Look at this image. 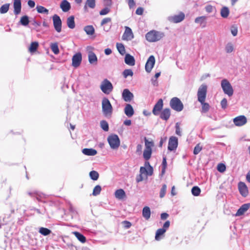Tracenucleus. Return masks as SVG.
Masks as SVG:
<instances>
[{
  "label": "nucleus",
  "instance_id": "nucleus-38",
  "mask_svg": "<svg viewBox=\"0 0 250 250\" xmlns=\"http://www.w3.org/2000/svg\"><path fill=\"white\" fill-rule=\"evenodd\" d=\"M116 47L119 52L122 55L125 53V50L124 45L121 43H117Z\"/></svg>",
  "mask_w": 250,
  "mask_h": 250
},
{
  "label": "nucleus",
  "instance_id": "nucleus-45",
  "mask_svg": "<svg viewBox=\"0 0 250 250\" xmlns=\"http://www.w3.org/2000/svg\"><path fill=\"white\" fill-rule=\"evenodd\" d=\"M36 9L39 13L48 14V10L42 6L39 5L36 7Z\"/></svg>",
  "mask_w": 250,
  "mask_h": 250
},
{
  "label": "nucleus",
  "instance_id": "nucleus-20",
  "mask_svg": "<svg viewBox=\"0 0 250 250\" xmlns=\"http://www.w3.org/2000/svg\"><path fill=\"white\" fill-rule=\"evenodd\" d=\"M185 16L184 13L180 12L178 15H176L170 18L169 20L174 23H178L182 21L185 19Z\"/></svg>",
  "mask_w": 250,
  "mask_h": 250
},
{
  "label": "nucleus",
  "instance_id": "nucleus-21",
  "mask_svg": "<svg viewBox=\"0 0 250 250\" xmlns=\"http://www.w3.org/2000/svg\"><path fill=\"white\" fill-rule=\"evenodd\" d=\"M250 207V203L243 204L241 207L238 209L237 212L235 214L236 216H239L242 215L244 213L248 210Z\"/></svg>",
  "mask_w": 250,
  "mask_h": 250
},
{
  "label": "nucleus",
  "instance_id": "nucleus-8",
  "mask_svg": "<svg viewBox=\"0 0 250 250\" xmlns=\"http://www.w3.org/2000/svg\"><path fill=\"white\" fill-rule=\"evenodd\" d=\"M170 226V222L167 221L164 224L163 228L159 229L156 232L155 238L156 240H160V236L164 235Z\"/></svg>",
  "mask_w": 250,
  "mask_h": 250
},
{
  "label": "nucleus",
  "instance_id": "nucleus-29",
  "mask_svg": "<svg viewBox=\"0 0 250 250\" xmlns=\"http://www.w3.org/2000/svg\"><path fill=\"white\" fill-rule=\"evenodd\" d=\"M67 26L70 29H74L75 27V23L74 21V17L71 16L66 20Z\"/></svg>",
  "mask_w": 250,
  "mask_h": 250
},
{
  "label": "nucleus",
  "instance_id": "nucleus-27",
  "mask_svg": "<svg viewBox=\"0 0 250 250\" xmlns=\"http://www.w3.org/2000/svg\"><path fill=\"white\" fill-rule=\"evenodd\" d=\"M115 197L119 200H122L126 197V194L123 189H119L115 191L114 193Z\"/></svg>",
  "mask_w": 250,
  "mask_h": 250
},
{
  "label": "nucleus",
  "instance_id": "nucleus-12",
  "mask_svg": "<svg viewBox=\"0 0 250 250\" xmlns=\"http://www.w3.org/2000/svg\"><path fill=\"white\" fill-rule=\"evenodd\" d=\"M163 100L162 99H160L154 105L152 113L155 115L158 116L162 111L163 107Z\"/></svg>",
  "mask_w": 250,
  "mask_h": 250
},
{
  "label": "nucleus",
  "instance_id": "nucleus-1",
  "mask_svg": "<svg viewBox=\"0 0 250 250\" xmlns=\"http://www.w3.org/2000/svg\"><path fill=\"white\" fill-rule=\"evenodd\" d=\"M145 167H141L140 169V174L137 176L136 180L137 183L147 179L148 176H151L153 173V168L149 163L146 161L145 163Z\"/></svg>",
  "mask_w": 250,
  "mask_h": 250
},
{
  "label": "nucleus",
  "instance_id": "nucleus-13",
  "mask_svg": "<svg viewBox=\"0 0 250 250\" xmlns=\"http://www.w3.org/2000/svg\"><path fill=\"white\" fill-rule=\"evenodd\" d=\"M82 61V56L80 52L77 53L73 57L72 59V65L77 68L79 67Z\"/></svg>",
  "mask_w": 250,
  "mask_h": 250
},
{
  "label": "nucleus",
  "instance_id": "nucleus-63",
  "mask_svg": "<svg viewBox=\"0 0 250 250\" xmlns=\"http://www.w3.org/2000/svg\"><path fill=\"white\" fill-rule=\"evenodd\" d=\"M167 137H165L164 138H162L161 139V140H160V141L159 142V147H162L164 143L165 142L167 141Z\"/></svg>",
  "mask_w": 250,
  "mask_h": 250
},
{
  "label": "nucleus",
  "instance_id": "nucleus-62",
  "mask_svg": "<svg viewBox=\"0 0 250 250\" xmlns=\"http://www.w3.org/2000/svg\"><path fill=\"white\" fill-rule=\"evenodd\" d=\"M144 9L142 7H138L136 10V14L138 15H141L143 14Z\"/></svg>",
  "mask_w": 250,
  "mask_h": 250
},
{
  "label": "nucleus",
  "instance_id": "nucleus-9",
  "mask_svg": "<svg viewBox=\"0 0 250 250\" xmlns=\"http://www.w3.org/2000/svg\"><path fill=\"white\" fill-rule=\"evenodd\" d=\"M102 91L105 94H109L112 90L113 86L111 83L107 79L102 82L100 86Z\"/></svg>",
  "mask_w": 250,
  "mask_h": 250
},
{
  "label": "nucleus",
  "instance_id": "nucleus-49",
  "mask_svg": "<svg viewBox=\"0 0 250 250\" xmlns=\"http://www.w3.org/2000/svg\"><path fill=\"white\" fill-rule=\"evenodd\" d=\"M101 190H102V188H101V186L99 185H97L96 186H95L94 187V188L93 190L92 194L94 196H97L100 193Z\"/></svg>",
  "mask_w": 250,
  "mask_h": 250
},
{
  "label": "nucleus",
  "instance_id": "nucleus-39",
  "mask_svg": "<svg viewBox=\"0 0 250 250\" xmlns=\"http://www.w3.org/2000/svg\"><path fill=\"white\" fill-rule=\"evenodd\" d=\"M200 103L202 105L201 112L206 113L208 112L210 108L209 104L207 103H205V102H203Z\"/></svg>",
  "mask_w": 250,
  "mask_h": 250
},
{
  "label": "nucleus",
  "instance_id": "nucleus-56",
  "mask_svg": "<svg viewBox=\"0 0 250 250\" xmlns=\"http://www.w3.org/2000/svg\"><path fill=\"white\" fill-rule=\"evenodd\" d=\"M175 128H176V131H175L176 134L177 135L181 136L182 134H181V130H180V127L179 124L178 123H177L176 124Z\"/></svg>",
  "mask_w": 250,
  "mask_h": 250
},
{
  "label": "nucleus",
  "instance_id": "nucleus-42",
  "mask_svg": "<svg viewBox=\"0 0 250 250\" xmlns=\"http://www.w3.org/2000/svg\"><path fill=\"white\" fill-rule=\"evenodd\" d=\"M229 8L227 7H224L222 8L221 10V15L223 18H226L228 17L229 15Z\"/></svg>",
  "mask_w": 250,
  "mask_h": 250
},
{
  "label": "nucleus",
  "instance_id": "nucleus-25",
  "mask_svg": "<svg viewBox=\"0 0 250 250\" xmlns=\"http://www.w3.org/2000/svg\"><path fill=\"white\" fill-rule=\"evenodd\" d=\"M124 111L125 115L128 117H132L134 113V109L132 105L130 104H127L125 105Z\"/></svg>",
  "mask_w": 250,
  "mask_h": 250
},
{
  "label": "nucleus",
  "instance_id": "nucleus-35",
  "mask_svg": "<svg viewBox=\"0 0 250 250\" xmlns=\"http://www.w3.org/2000/svg\"><path fill=\"white\" fill-rule=\"evenodd\" d=\"M152 151V149H145L143 153V157L147 161L150 158Z\"/></svg>",
  "mask_w": 250,
  "mask_h": 250
},
{
  "label": "nucleus",
  "instance_id": "nucleus-2",
  "mask_svg": "<svg viewBox=\"0 0 250 250\" xmlns=\"http://www.w3.org/2000/svg\"><path fill=\"white\" fill-rule=\"evenodd\" d=\"M164 37V34L155 30H151L146 35V38L149 42H156Z\"/></svg>",
  "mask_w": 250,
  "mask_h": 250
},
{
  "label": "nucleus",
  "instance_id": "nucleus-46",
  "mask_svg": "<svg viewBox=\"0 0 250 250\" xmlns=\"http://www.w3.org/2000/svg\"><path fill=\"white\" fill-rule=\"evenodd\" d=\"M89 176L91 179L96 181L99 178V174L96 171L92 170L90 172Z\"/></svg>",
  "mask_w": 250,
  "mask_h": 250
},
{
  "label": "nucleus",
  "instance_id": "nucleus-59",
  "mask_svg": "<svg viewBox=\"0 0 250 250\" xmlns=\"http://www.w3.org/2000/svg\"><path fill=\"white\" fill-rule=\"evenodd\" d=\"M125 229H129L131 226V223L128 221H124L122 223Z\"/></svg>",
  "mask_w": 250,
  "mask_h": 250
},
{
  "label": "nucleus",
  "instance_id": "nucleus-10",
  "mask_svg": "<svg viewBox=\"0 0 250 250\" xmlns=\"http://www.w3.org/2000/svg\"><path fill=\"white\" fill-rule=\"evenodd\" d=\"M52 19L55 29L57 32H61L62 31V22L60 17L58 15L55 14L53 16Z\"/></svg>",
  "mask_w": 250,
  "mask_h": 250
},
{
  "label": "nucleus",
  "instance_id": "nucleus-58",
  "mask_svg": "<svg viewBox=\"0 0 250 250\" xmlns=\"http://www.w3.org/2000/svg\"><path fill=\"white\" fill-rule=\"evenodd\" d=\"M111 21V19L110 18H104L101 23V25L102 26L105 24L106 23H107L108 22H110Z\"/></svg>",
  "mask_w": 250,
  "mask_h": 250
},
{
  "label": "nucleus",
  "instance_id": "nucleus-3",
  "mask_svg": "<svg viewBox=\"0 0 250 250\" xmlns=\"http://www.w3.org/2000/svg\"><path fill=\"white\" fill-rule=\"evenodd\" d=\"M102 106L104 114L105 116L110 117L113 111V108L110 101L107 98H103L102 103Z\"/></svg>",
  "mask_w": 250,
  "mask_h": 250
},
{
  "label": "nucleus",
  "instance_id": "nucleus-15",
  "mask_svg": "<svg viewBox=\"0 0 250 250\" xmlns=\"http://www.w3.org/2000/svg\"><path fill=\"white\" fill-rule=\"evenodd\" d=\"M155 62V59L153 55L150 56L148 58L145 65V69L147 72H150L154 65Z\"/></svg>",
  "mask_w": 250,
  "mask_h": 250
},
{
  "label": "nucleus",
  "instance_id": "nucleus-26",
  "mask_svg": "<svg viewBox=\"0 0 250 250\" xmlns=\"http://www.w3.org/2000/svg\"><path fill=\"white\" fill-rule=\"evenodd\" d=\"M125 62L126 64L130 66H133L135 63L134 57L129 54H126L125 58Z\"/></svg>",
  "mask_w": 250,
  "mask_h": 250
},
{
  "label": "nucleus",
  "instance_id": "nucleus-51",
  "mask_svg": "<svg viewBox=\"0 0 250 250\" xmlns=\"http://www.w3.org/2000/svg\"><path fill=\"white\" fill-rule=\"evenodd\" d=\"M202 149V146L200 145V143L198 144L194 147L193 150V154L194 155L198 154Z\"/></svg>",
  "mask_w": 250,
  "mask_h": 250
},
{
  "label": "nucleus",
  "instance_id": "nucleus-37",
  "mask_svg": "<svg viewBox=\"0 0 250 250\" xmlns=\"http://www.w3.org/2000/svg\"><path fill=\"white\" fill-rule=\"evenodd\" d=\"M50 48L52 51L56 55L58 54L60 52V50L58 47V44L57 42L51 43Z\"/></svg>",
  "mask_w": 250,
  "mask_h": 250
},
{
  "label": "nucleus",
  "instance_id": "nucleus-16",
  "mask_svg": "<svg viewBox=\"0 0 250 250\" xmlns=\"http://www.w3.org/2000/svg\"><path fill=\"white\" fill-rule=\"evenodd\" d=\"M134 38L133 34L130 28L125 27V31L122 36V39L125 41L131 40Z\"/></svg>",
  "mask_w": 250,
  "mask_h": 250
},
{
  "label": "nucleus",
  "instance_id": "nucleus-23",
  "mask_svg": "<svg viewBox=\"0 0 250 250\" xmlns=\"http://www.w3.org/2000/svg\"><path fill=\"white\" fill-rule=\"evenodd\" d=\"M60 7L64 12H68L71 8L70 3L66 0H62L60 4Z\"/></svg>",
  "mask_w": 250,
  "mask_h": 250
},
{
  "label": "nucleus",
  "instance_id": "nucleus-47",
  "mask_svg": "<svg viewBox=\"0 0 250 250\" xmlns=\"http://www.w3.org/2000/svg\"><path fill=\"white\" fill-rule=\"evenodd\" d=\"M191 192L193 195L197 196L200 195L201 189L198 187L194 186L192 188Z\"/></svg>",
  "mask_w": 250,
  "mask_h": 250
},
{
  "label": "nucleus",
  "instance_id": "nucleus-19",
  "mask_svg": "<svg viewBox=\"0 0 250 250\" xmlns=\"http://www.w3.org/2000/svg\"><path fill=\"white\" fill-rule=\"evenodd\" d=\"M238 188L240 194L244 197L248 195L249 191L248 187L245 183L240 182L238 184Z\"/></svg>",
  "mask_w": 250,
  "mask_h": 250
},
{
  "label": "nucleus",
  "instance_id": "nucleus-43",
  "mask_svg": "<svg viewBox=\"0 0 250 250\" xmlns=\"http://www.w3.org/2000/svg\"><path fill=\"white\" fill-rule=\"evenodd\" d=\"M9 3H5L2 5L0 8V13L1 14H5L7 13L9 10Z\"/></svg>",
  "mask_w": 250,
  "mask_h": 250
},
{
  "label": "nucleus",
  "instance_id": "nucleus-54",
  "mask_svg": "<svg viewBox=\"0 0 250 250\" xmlns=\"http://www.w3.org/2000/svg\"><path fill=\"white\" fill-rule=\"evenodd\" d=\"M217 170L220 172H223L226 170V166L222 163L219 164L217 166Z\"/></svg>",
  "mask_w": 250,
  "mask_h": 250
},
{
  "label": "nucleus",
  "instance_id": "nucleus-7",
  "mask_svg": "<svg viewBox=\"0 0 250 250\" xmlns=\"http://www.w3.org/2000/svg\"><path fill=\"white\" fill-rule=\"evenodd\" d=\"M107 140L110 147L113 149H117L120 146V141L117 135H110L108 137Z\"/></svg>",
  "mask_w": 250,
  "mask_h": 250
},
{
  "label": "nucleus",
  "instance_id": "nucleus-14",
  "mask_svg": "<svg viewBox=\"0 0 250 250\" xmlns=\"http://www.w3.org/2000/svg\"><path fill=\"white\" fill-rule=\"evenodd\" d=\"M233 122L236 126H241L247 123V119L245 116L240 115L234 118Z\"/></svg>",
  "mask_w": 250,
  "mask_h": 250
},
{
  "label": "nucleus",
  "instance_id": "nucleus-28",
  "mask_svg": "<svg viewBox=\"0 0 250 250\" xmlns=\"http://www.w3.org/2000/svg\"><path fill=\"white\" fill-rule=\"evenodd\" d=\"M95 0H86L85 5L84 6V11L87 12V8H94L95 7Z\"/></svg>",
  "mask_w": 250,
  "mask_h": 250
},
{
  "label": "nucleus",
  "instance_id": "nucleus-11",
  "mask_svg": "<svg viewBox=\"0 0 250 250\" xmlns=\"http://www.w3.org/2000/svg\"><path fill=\"white\" fill-rule=\"evenodd\" d=\"M178 145V138L175 136H171L169 139L167 148L169 151L174 150L177 148Z\"/></svg>",
  "mask_w": 250,
  "mask_h": 250
},
{
  "label": "nucleus",
  "instance_id": "nucleus-53",
  "mask_svg": "<svg viewBox=\"0 0 250 250\" xmlns=\"http://www.w3.org/2000/svg\"><path fill=\"white\" fill-rule=\"evenodd\" d=\"M167 190V186L166 185L164 184L163 185L162 188L161 189L160 192V198H163Z\"/></svg>",
  "mask_w": 250,
  "mask_h": 250
},
{
  "label": "nucleus",
  "instance_id": "nucleus-64",
  "mask_svg": "<svg viewBox=\"0 0 250 250\" xmlns=\"http://www.w3.org/2000/svg\"><path fill=\"white\" fill-rule=\"evenodd\" d=\"M28 5L31 8H33L35 5V2L32 0H29L28 1Z\"/></svg>",
  "mask_w": 250,
  "mask_h": 250
},
{
  "label": "nucleus",
  "instance_id": "nucleus-4",
  "mask_svg": "<svg viewBox=\"0 0 250 250\" xmlns=\"http://www.w3.org/2000/svg\"><path fill=\"white\" fill-rule=\"evenodd\" d=\"M170 107L174 110L180 112L184 108V105L181 100L177 97L172 98L169 103Z\"/></svg>",
  "mask_w": 250,
  "mask_h": 250
},
{
  "label": "nucleus",
  "instance_id": "nucleus-36",
  "mask_svg": "<svg viewBox=\"0 0 250 250\" xmlns=\"http://www.w3.org/2000/svg\"><path fill=\"white\" fill-rule=\"evenodd\" d=\"M84 31L89 35H92L94 34L95 29L92 25H87L84 28Z\"/></svg>",
  "mask_w": 250,
  "mask_h": 250
},
{
  "label": "nucleus",
  "instance_id": "nucleus-18",
  "mask_svg": "<svg viewBox=\"0 0 250 250\" xmlns=\"http://www.w3.org/2000/svg\"><path fill=\"white\" fill-rule=\"evenodd\" d=\"M171 115V111L169 108H165L160 113V118L165 121H167Z\"/></svg>",
  "mask_w": 250,
  "mask_h": 250
},
{
  "label": "nucleus",
  "instance_id": "nucleus-41",
  "mask_svg": "<svg viewBox=\"0 0 250 250\" xmlns=\"http://www.w3.org/2000/svg\"><path fill=\"white\" fill-rule=\"evenodd\" d=\"M20 22L23 26H27L29 23L28 17L26 15L21 17Z\"/></svg>",
  "mask_w": 250,
  "mask_h": 250
},
{
  "label": "nucleus",
  "instance_id": "nucleus-30",
  "mask_svg": "<svg viewBox=\"0 0 250 250\" xmlns=\"http://www.w3.org/2000/svg\"><path fill=\"white\" fill-rule=\"evenodd\" d=\"M150 208L148 207H145L143 208V212H142V215L146 219L148 220L150 217Z\"/></svg>",
  "mask_w": 250,
  "mask_h": 250
},
{
  "label": "nucleus",
  "instance_id": "nucleus-5",
  "mask_svg": "<svg viewBox=\"0 0 250 250\" xmlns=\"http://www.w3.org/2000/svg\"><path fill=\"white\" fill-rule=\"evenodd\" d=\"M221 86L224 92L229 96H231L233 94V89L230 83L226 79L221 82Z\"/></svg>",
  "mask_w": 250,
  "mask_h": 250
},
{
  "label": "nucleus",
  "instance_id": "nucleus-22",
  "mask_svg": "<svg viewBox=\"0 0 250 250\" xmlns=\"http://www.w3.org/2000/svg\"><path fill=\"white\" fill-rule=\"evenodd\" d=\"M13 6L14 14L16 15L19 14L21 9V0H14Z\"/></svg>",
  "mask_w": 250,
  "mask_h": 250
},
{
  "label": "nucleus",
  "instance_id": "nucleus-6",
  "mask_svg": "<svg viewBox=\"0 0 250 250\" xmlns=\"http://www.w3.org/2000/svg\"><path fill=\"white\" fill-rule=\"evenodd\" d=\"M207 93V86L202 84L199 88L197 92L198 101L200 103L205 102Z\"/></svg>",
  "mask_w": 250,
  "mask_h": 250
},
{
  "label": "nucleus",
  "instance_id": "nucleus-40",
  "mask_svg": "<svg viewBox=\"0 0 250 250\" xmlns=\"http://www.w3.org/2000/svg\"><path fill=\"white\" fill-rule=\"evenodd\" d=\"M39 232L44 236H47L51 233V231L47 228L41 227L40 228Z\"/></svg>",
  "mask_w": 250,
  "mask_h": 250
},
{
  "label": "nucleus",
  "instance_id": "nucleus-33",
  "mask_svg": "<svg viewBox=\"0 0 250 250\" xmlns=\"http://www.w3.org/2000/svg\"><path fill=\"white\" fill-rule=\"evenodd\" d=\"M72 233L75 236V237L82 243H84L86 242L85 237L78 231H74Z\"/></svg>",
  "mask_w": 250,
  "mask_h": 250
},
{
  "label": "nucleus",
  "instance_id": "nucleus-17",
  "mask_svg": "<svg viewBox=\"0 0 250 250\" xmlns=\"http://www.w3.org/2000/svg\"><path fill=\"white\" fill-rule=\"evenodd\" d=\"M122 97L125 102H129L133 99L134 95L128 89H125L122 93Z\"/></svg>",
  "mask_w": 250,
  "mask_h": 250
},
{
  "label": "nucleus",
  "instance_id": "nucleus-34",
  "mask_svg": "<svg viewBox=\"0 0 250 250\" xmlns=\"http://www.w3.org/2000/svg\"><path fill=\"white\" fill-rule=\"evenodd\" d=\"M39 43L37 42H32L29 47V51L31 53H34L37 51Z\"/></svg>",
  "mask_w": 250,
  "mask_h": 250
},
{
  "label": "nucleus",
  "instance_id": "nucleus-44",
  "mask_svg": "<svg viewBox=\"0 0 250 250\" xmlns=\"http://www.w3.org/2000/svg\"><path fill=\"white\" fill-rule=\"evenodd\" d=\"M145 143V148L146 149H152V147L154 146V143L153 141H149L146 137L144 138Z\"/></svg>",
  "mask_w": 250,
  "mask_h": 250
},
{
  "label": "nucleus",
  "instance_id": "nucleus-60",
  "mask_svg": "<svg viewBox=\"0 0 250 250\" xmlns=\"http://www.w3.org/2000/svg\"><path fill=\"white\" fill-rule=\"evenodd\" d=\"M231 34L233 36H236L237 34L238 30L236 26H232L230 29Z\"/></svg>",
  "mask_w": 250,
  "mask_h": 250
},
{
  "label": "nucleus",
  "instance_id": "nucleus-57",
  "mask_svg": "<svg viewBox=\"0 0 250 250\" xmlns=\"http://www.w3.org/2000/svg\"><path fill=\"white\" fill-rule=\"evenodd\" d=\"M110 11V9L107 8V7H106V8H104V9H103L102 10H101L100 12V14L101 15H105L107 14H108Z\"/></svg>",
  "mask_w": 250,
  "mask_h": 250
},
{
  "label": "nucleus",
  "instance_id": "nucleus-48",
  "mask_svg": "<svg viewBox=\"0 0 250 250\" xmlns=\"http://www.w3.org/2000/svg\"><path fill=\"white\" fill-rule=\"evenodd\" d=\"M123 75L125 78H126L128 76L132 77L133 75V72L131 69H126L123 71Z\"/></svg>",
  "mask_w": 250,
  "mask_h": 250
},
{
  "label": "nucleus",
  "instance_id": "nucleus-32",
  "mask_svg": "<svg viewBox=\"0 0 250 250\" xmlns=\"http://www.w3.org/2000/svg\"><path fill=\"white\" fill-rule=\"evenodd\" d=\"M88 61L90 63H96L97 62V58L94 53L90 51L88 53Z\"/></svg>",
  "mask_w": 250,
  "mask_h": 250
},
{
  "label": "nucleus",
  "instance_id": "nucleus-31",
  "mask_svg": "<svg viewBox=\"0 0 250 250\" xmlns=\"http://www.w3.org/2000/svg\"><path fill=\"white\" fill-rule=\"evenodd\" d=\"M82 152L87 156H94L97 153V150L93 148H84Z\"/></svg>",
  "mask_w": 250,
  "mask_h": 250
},
{
  "label": "nucleus",
  "instance_id": "nucleus-61",
  "mask_svg": "<svg viewBox=\"0 0 250 250\" xmlns=\"http://www.w3.org/2000/svg\"><path fill=\"white\" fill-rule=\"evenodd\" d=\"M205 9L208 13H211L213 11V7L211 5H208L206 6Z\"/></svg>",
  "mask_w": 250,
  "mask_h": 250
},
{
  "label": "nucleus",
  "instance_id": "nucleus-24",
  "mask_svg": "<svg viewBox=\"0 0 250 250\" xmlns=\"http://www.w3.org/2000/svg\"><path fill=\"white\" fill-rule=\"evenodd\" d=\"M206 16L198 17L195 19V22L199 24L202 28H204L206 26Z\"/></svg>",
  "mask_w": 250,
  "mask_h": 250
},
{
  "label": "nucleus",
  "instance_id": "nucleus-50",
  "mask_svg": "<svg viewBox=\"0 0 250 250\" xmlns=\"http://www.w3.org/2000/svg\"><path fill=\"white\" fill-rule=\"evenodd\" d=\"M101 128L104 131H107L109 129L108 124L105 121H102L100 123Z\"/></svg>",
  "mask_w": 250,
  "mask_h": 250
},
{
  "label": "nucleus",
  "instance_id": "nucleus-52",
  "mask_svg": "<svg viewBox=\"0 0 250 250\" xmlns=\"http://www.w3.org/2000/svg\"><path fill=\"white\" fill-rule=\"evenodd\" d=\"M225 49L227 53L232 52L234 49L232 44L230 42L228 43L226 46Z\"/></svg>",
  "mask_w": 250,
  "mask_h": 250
},
{
  "label": "nucleus",
  "instance_id": "nucleus-55",
  "mask_svg": "<svg viewBox=\"0 0 250 250\" xmlns=\"http://www.w3.org/2000/svg\"><path fill=\"white\" fill-rule=\"evenodd\" d=\"M221 105L222 108L225 109L227 108L228 105L227 100L226 98L223 99L221 102Z\"/></svg>",
  "mask_w": 250,
  "mask_h": 250
}]
</instances>
